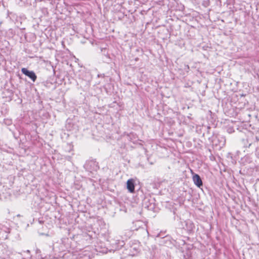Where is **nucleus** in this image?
I'll use <instances>...</instances> for the list:
<instances>
[{
    "label": "nucleus",
    "mask_w": 259,
    "mask_h": 259,
    "mask_svg": "<svg viewBox=\"0 0 259 259\" xmlns=\"http://www.w3.org/2000/svg\"><path fill=\"white\" fill-rule=\"evenodd\" d=\"M21 71L23 74H24L25 75L27 76L30 79H31L33 81H35V80H36V76L33 71H29L25 68H22Z\"/></svg>",
    "instance_id": "nucleus-1"
},
{
    "label": "nucleus",
    "mask_w": 259,
    "mask_h": 259,
    "mask_svg": "<svg viewBox=\"0 0 259 259\" xmlns=\"http://www.w3.org/2000/svg\"><path fill=\"white\" fill-rule=\"evenodd\" d=\"M80 35L78 36V37H83V34L82 33H79Z\"/></svg>",
    "instance_id": "nucleus-4"
},
{
    "label": "nucleus",
    "mask_w": 259,
    "mask_h": 259,
    "mask_svg": "<svg viewBox=\"0 0 259 259\" xmlns=\"http://www.w3.org/2000/svg\"><path fill=\"white\" fill-rule=\"evenodd\" d=\"M126 187L128 191L133 193L135 191V180L131 179L127 180L126 182Z\"/></svg>",
    "instance_id": "nucleus-2"
},
{
    "label": "nucleus",
    "mask_w": 259,
    "mask_h": 259,
    "mask_svg": "<svg viewBox=\"0 0 259 259\" xmlns=\"http://www.w3.org/2000/svg\"><path fill=\"white\" fill-rule=\"evenodd\" d=\"M193 180L194 184L198 187H200L202 185V182L200 177L197 174H195L193 177Z\"/></svg>",
    "instance_id": "nucleus-3"
},
{
    "label": "nucleus",
    "mask_w": 259,
    "mask_h": 259,
    "mask_svg": "<svg viewBox=\"0 0 259 259\" xmlns=\"http://www.w3.org/2000/svg\"><path fill=\"white\" fill-rule=\"evenodd\" d=\"M80 42H82V43H85V41L84 40H80Z\"/></svg>",
    "instance_id": "nucleus-5"
}]
</instances>
